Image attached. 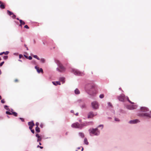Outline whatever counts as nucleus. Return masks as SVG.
<instances>
[{"instance_id":"1","label":"nucleus","mask_w":151,"mask_h":151,"mask_svg":"<svg viewBox=\"0 0 151 151\" xmlns=\"http://www.w3.org/2000/svg\"><path fill=\"white\" fill-rule=\"evenodd\" d=\"M55 62L59 67V68H57V70L58 71L62 72L65 71V68L60 62L58 60H56Z\"/></svg>"},{"instance_id":"2","label":"nucleus","mask_w":151,"mask_h":151,"mask_svg":"<svg viewBox=\"0 0 151 151\" xmlns=\"http://www.w3.org/2000/svg\"><path fill=\"white\" fill-rule=\"evenodd\" d=\"M84 125L82 124H80L78 122L73 123L71 125V127L74 128L81 129Z\"/></svg>"},{"instance_id":"3","label":"nucleus","mask_w":151,"mask_h":151,"mask_svg":"<svg viewBox=\"0 0 151 151\" xmlns=\"http://www.w3.org/2000/svg\"><path fill=\"white\" fill-rule=\"evenodd\" d=\"M90 131V132L94 135H97L99 134V132L98 131L97 128L89 130Z\"/></svg>"},{"instance_id":"4","label":"nucleus","mask_w":151,"mask_h":151,"mask_svg":"<svg viewBox=\"0 0 151 151\" xmlns=\"http://www.w3.org/2000/svg\"><path fill=\"white\" fill-rule=\"evenodd\" d=\"M74 73L75 75L82 76L84 75V73L83 72H81L77 70H75L74 71Z\"/></svg>"},{"instance_id":"5","label":"nucleus","mask_w":151,"mask_h":151,"mask_svg":"<svg viewBox=\"0 0 151 151\" xmlns=\"http://www.w3.org/2000/svg\"><path fill=\"white\" fill-rule=\"evenodd\" d=\"M92 106L93 108L95 109H97L99 107L98 103L96 101H93L91 103Z\"/></svg>"},{"instance_id":"6","label":"nucleus","mask_w":151,"mask_h":151,"mask_svg":"<svg viewBox=\"0 0 151 151\" xmlns=\"http://www.w3.org/2000/svg\"><path fill=\"white\" fill-rule=\"evenodd\" d=\"M126 96L124 94H122L118 97V99L120 101H124L126 99Z\"/></svg>"},{"instance_id":"7","label":"nucleus","mask_w":151,"mask_h":151,"mask_svg":"<svg viewBox=\"0 0 151 151\" xmlns=\"http://www.w3.org/2000/svg\"><path fill=\"white\" fill-rule=\"evenodd\" d=\"M140 116H146L149 118H151V112L149 113L146 112L141 114Z\"/></svg>"},{"instance_id":"8","label":"nucleus","mask_w":151,"mask_h":151,"mask_svg":"<svg viewBox=\"0 0 151 151\" xmlns=\"http://www.w3.org/2000/svg\"><path fill=\"white\" fill-rule=\"evenodd\" d=\"M137 107L136 105H129L127 106V108L129 110H133L136 109Z\"/></svg>"},{"instance_id":"9","label":"nucleus","mask_w":151,"mask_h":151,"mask_svg":"<svg viewBox=\"0 0 151 151\" xmlns=\"http://www.w3.org/2000/svg\"><path fill=\"white\" fill-rule=\"evenodd\" d=\"M28 124L29 126V129H31L35 125L34 123L33 122H29L28 123Z\"/></svg>"},{"instance_id":"10","label":"nucleus","mask_w":151,"mask_h":151,"mask_svg":"<svg viewBox=\"0 0 151 151\" xmlns=\"http://www.w3.org/2000/svg\"><path fill=\"white\" fill-rule=\"evenodd\" d=\"M141 111L144 112H147L149 111V109L145 107H142L141 108Z\"/></svg>"},{"instance_id":"11","label":"nucleus","mask_w":151,"mask_h":151,"mask_svg":"<svg viewBox=\"0 0 151 151\" xmlns=\"http://www.w3.org/2000/svg\"><path fill=\"white\" fill-rule=\"evenodd\" d=\"M97 114H94L93 112H91L89 113L88 115V118H92L95 115H96Z\"/></svg>"},{"instance_id":"12","label":"nucleus","mask_w":151,"mask_h":151,"mask_svg":"<svg viewBox=\"0 0 151 151\" xmlns=\"http://www.w3.org/2000/svg\"><path fill=\"white\" fill-rule=\"evenodd\" d=\"M35 68L38 73H40V72L42 73H43V70L42 68H40L38 67L37 66H35Z\"/></svg>"},{"instance_id":"13","label":"nucleus","mask_w":151,"mask_h":151,"mask_svg":"<svg viewBox=\"0 0 151 151\" xmlns=\"http://www.w3.org/2000/svg\"><path fill=\"white\" fill-rule=\"evenodd\" d=\"M139 122L138 119H135L133 120H131L129 121V123L130 124H135Z\"/></svg>"},{"instance_id":"14","label":"nucleus","mask_w":151,"mask_h":151,"mask_svg":"<svg viewBox=\"0 0 151 151\" xmlns=\"http://www.w3.org/2000/svg\"><path fill=\"white\" fill-rule=\"evenodd\" d=\"M36 136L38 138L37 140V142L40 141L41 140L42 138L38 134H37L36 135Z\"/></svg>"},{"instance_id":"15","label":"nucleus","mask_w":151,"mask_h":151,"mask_svg":"<svg viewBox=\"0 0 151 151\" xmlns=\"http://www.w3.org/2000/svg\"><path fill=\"white\" fill-rule=\"evenodd\" d=\"M52 83L55 86H57L58 85H60L61 84L60 82V81H53L52 82Z\"/></svg>"},{"instance_id":"16","label":"nucleus","mask_w":151,"mask_h":151,"mask_svg":"<svg viewBox=\"0 0 151 151\" xmlns=\"http://www.w3.org/2000/svg\"><path fill=\"white\" fill-rule=\"evenodd\" d=\"M19 22L20 23V24L19 25L20 26H22V25H24L25 24V22L23 21L22 20H19Z\"/></svg>"},{"instance_id":"17","label":"nucleus","mask_w":151,"mask_h":151,"mask_svg":"<svg viewBox=\"0 0 151 151\" xmlns=\"http://www.w3.org/2000/svg\"><path fill=\"white\" fill-rule=\"evenodd\" d=\"M60 81L61 82H62L63 83H64L65 82V78L63 77H61L60 78Z\"/></svg>"},{"instance_id":"18","label":"nucleus","mask_w":151,"mask_h":151,"mask_svg":"<svg viewBox=\"0 0 151 151\" xmlns=\"http://www.w3.org/2000/svg\"><path fill=\"white\" fill-rule=\"evenodd\" d=\"M79 135L82 138H83L84 137V134L82 132H79Z\"/></svg>"},{"instance_id":"19","label":"nucleus","mask_w":151,"mask_h":151,"mask_svg":"<svg viewBox=\"0 0 151 151\" xmlns=\"http://www.w3.org/2000/svg\"><path fill=\"white\" fill-rule=\"evenodd\" d=\"M75 94H78L80 93V91L78 89H76L75 91Z\"/></svg>"},{"instance_id":"20","label":"nucleus","mask_w":151,"mask_h":151,"mask_svg":"<svg viewBox=\"0 0 151 151\" xmlns=\"http://www.w3.org/2000/svg\"><path fill=\"white\" fill-rule=\"evenodd\" d=\"M84 143L86 145H88V142L87 139L86 138H85L84 139Z\"/></svg>"},{"instance_id":"21","label":"nucleus","mask_w":151,"mask_h":151,"mask_svg":"<svg viewBox=\"0 0 151 151\" xmlns=\"http://www.w3.org/2000/svg\"><path fill=\"white\" fill-rule=\"evenodd\" d=\"M35 130L37 132H40V129L38 127H36L35 128Z\"/></svg>"},{"instance_id":"22","label":"nucleus","mask_w":151,"mask_h":151,"mask_svg":"<svg viewBox=\"0 0 151 151\" xmlns=\"http://www.w3.org/2000/svg\"><path fill=\"white\" fill-rule=\"evenodd\" d=\"M7 13L9 15H11L13 14V13L9 10L7 11Z\"/></svg>"},{"instance_id":"23","label":"nucleus","mask_w":151,"mask_h":151,"mask_svg":"<svg viewBox=\"0 0 151 151\" xmlns=\"http://www.w3.org/2000/svg\"><path fill=\"white\" fill-rule=\"evenodd\" d=\"M0 7L2 9H4L5 8L4 5L3 4H1L0 6Z\"/></svg>"},{"instance_id":"24","label":"nucleus","mask_w":151,"mask_h":151,"mask_svg":"<svg viewBox=\"0 0 151 151\" xmlns=\"http://www.w3.org/2000/svg\"><path fill=\"white\" fill-rule=\"evenodd\" d=\"M12 114L14 115L15 116H17V114L15 112H12Z\"/></svg>"},{"instance_id":"25","label":"nucleus","mask_w":151,"mask_h":151,"mask_svg":"<svg viewBox=\"0 0 151 151\" xmlns=\"http://www.w3.org/2000/svg\"><path fill=\"white\" fill-rule=\"evenodd\" d=\"M127 99V100L129 103H130L131 104H133L134 103L133 102L131 101L129 99L128 97L127 96H126V99Z\"/></svg>"},{"instance_id":"26","label":"nucleus","mask_w":151,"mask_h":151,"mask_svg":"<svg viewBox=\"0 0 151 151\" xmlns=\"http://www.w3.org/2000/svg\"><path fill=\"white\" fill-rule=\"evenodd\" d=\"M40 61L41 62H42V63H44L45 62V60L44 59V58H41V59H40Z\"/></svg>"},{"instance_id":"27","label":"nucleus","mask_w":151,"mask_h":151,"mask_svg":"<svg viewBox=\"0 0 151 151\" xmlns=\"http://www.w3.org/2000/svg\"><path fill=\"white\" fill-rule=\"evenodd\" d=\"M33 57L36 59H37L38 60H40L39 58L37 55H34L33 56Z\"/></svg>"},{"instance_id":"28","label":"nucleus","mask_w":151,"mask_h":151,"mask_svg":"<svg viewBox=\"0 0 151 151\" xmlns=\"http://www.w3.org/2000/svg\"><path fill=\"white\" fill-rule=\"evenodd\" d=\"M6 114H9V115H12V113L10 112L9 111H6Z\"/></svg>"},{"instance_id":"29","label":"nucleus","mask_w":151,"mask_h":151,"mask_svg":"<svg viewBox=\"0 0 151 151\" xmlns=\"http://www.w3.org/2000/svg\"><path fill=\"white\" fill-rule=\"evenodd\" d=\"M99 97L100 98H103L104 97V95L103 94H101L99 96Z\"/></svg>"},{"instance_id":"30","label":"nucleus","mask_w":151,"mask_h":151,"mask_svg":"<svg viewBox=\"0 0 151 151\" xmlns=\"http://www.w3.org/2000/svg\"><path fill=\"white\" fill-rule=\"evenodd\" d=\"M8 58V56H6H6H4V57H3V58L4 59V60H6Z\"/></svg>"},{"instance_id":"31","label":"nucleus","mask_w":151,"mask_h":151,"mask_svg":"<svg viewBox=\"0 0 151 151\" xmlns=\"http://www.w3.org/2000/svg\"><path fill=\"white\" fill-rule=\"evenodd\" d=\"M12 18L13 19H15L16 17V16L14 14H12Z\"/></svg>"},{"instance_id":"32","label":"nucleus","mask_w":151,"mask_h":151,"mask_svg":"<svg viewBox=\"0 0 151 151\" xmlns=\"http://www.w3.org/2000/svg\"><path fill=\"white\" fill-rule=\"evenodd\" d=\"M4 108L7 110H9V109L8 108V106L6 105L5 106H4Z\"/></svg>"},{"instance_id":"33","label":"nucleus","mask_w":151,"mask_h":151,"mask_svg":"<svg viewBox=\"0 0 151 151\" xmlns=\"http://www.w3.org/2000/svg\"><path fill=\"white\" fill-rule=\"evenodd\" d=\"M4 52V54L5 55H6L8 54L9 52L8 51H6V52Z\"/></svg>"},{"instance_id":"34","label":"nucleus","mask_w":151,"mask_h":151,"mask_svg":"<svg viewBox=\"0 0 151 151\" xmlns=\"http://www.w3.org/2000/svg\"><path fill=\"white\" fill-rule=\"evenodd\" d=\"M1 102L3 103V104H4L5 103V101L4 100V99H2V100H1Z\"/></svg>"},{"instance_id":"35","label":"nucleus","mask_w":151,"mask_h":151,"mask_svg":"<svg viewBox=\"0 0 151 151\" xmlns=\"http://www.w3.org/2000/svg\"><path fill=\"white\" fill-rule=\"evenodd\" d=\"M24 27L25 28H26L27 29H28L29 28V27L27 25H25V26H24Z\"/></svg>"},{"instance_id":"36","label":"nucleus","mask_w":151,"mask_h":151,"mask_svg":"<svg viewBox=\"0 0 151 151\" xmlns=\"http://www.w3.org/2000/svg\"><path fill=\"white\" fill-rule=\"evenodd\" d=\"M4 61H3V62H2L0 64V66H1L3 65L4 64Z\"/></svg>"},{"instance_id":"37","label":"nucleus","mask_w":151,"mask_h":151,"mask_svg":"<svg viewBox=\"0 0 151 151\" xmlns=\"http://www.w3.org/2000/svg\"><path fill=\"white\" fill-rule=\"evenodd\" d=\"M22 57H23V56L21 54H20L19 55V59H20L22 58Z\"/></svg>"},{"instance_id":"38","label":"nucleus","mask_w":151,"mask_h":151,"mask_svg":"<svg viewBox=\"0 0 151 151\" xmlns=\"http://www.w3.org/2000/svg\"><path fill=\"white\" fill-rule=\"evenodd\" d=\"M31 130V132H32L33 133V134H34V133H35V131H34V129H30Z\"/></svg>"},{"instance_id":"39","label":"nucleus","mask_w":151,"mask_h":151,"mask_svg":"<svg viewBox=\"0 0 151 151\" xmlns=\"http://www.w3.org/2000/svg\"><path fill=\"white\" fill-rule=\"evenodd\" d=\"M29 60H31L32 59V58L31 56H29L28 57V58Z\"/></svg>"},{"instance_id":"40","label":"nucleus","mask_w":151,"mask_h":151,"mask_svg":"<svg viewBox=\"0 0 151 151\" xmlns=\"http://www.w3.org/2000/svg\"><path fill=\"white\" fill-rule=\"evenodd\" d=\"M115 120L116 121H119V119L117 118H115Z\"/></svg>"},{"instance_id":"41","label":"nucleus","mask_w":151,"mask_h":151,"mask_svg":"<svg viewBox=\"0 0 151 151\" xmlns=\"http://www.w3.org/2000/svg\"><path fill=\"white\" fill-rule=\"evenodd\" d=\"M39 123L38 122H36L35 124V125L37 127H38V126L39 125Z\"/></svg>"},{"instance_id":"42","label":"nucleus","mask_w":151,"mask_h":151,"mask_svg":"<svg viewBox=\"0 0 151 151\" xmlns=\"http://www.w3.org/2000/svg\"><path fill=\"white\" fill-rule=\"evenodd\" d=\"M14 81L15 82H18L19 80L17 79H16L14 80Z\"/></svg>"},{"instance_id":"43","label":"nucleus","mask_w":151,"mask_h":151,"mask_svg":"<svg viewBox=\"0 0 151 151\" xmlns=\"http://www.w3.org/2000/svg\"><path fill=\"white\" fill-rule=\"evenodd\" d=\"M19 119L21 120L22 121V122H24V119L22 118H19Z\"/></svg>"},{"instance_id":"44","label":"nucleus","mask_w":151,"mask_h":151,"mask_svg":"<svg viewBox=\"0 0 151 151\" xmlns=\"http://www.w3.org/2000/svg\"><path fill=\"white\" fill-rule=\"evenodd\" d=\"M108 105L109 106H112L111 104V103H110V102L108 103Z\"/></svg>"},{"instance_id":"45","label":"nucleus","mask_w":151,"mask_h":151,"mask_svg":"<svg viewBox=\"0 0 151 151\" xmlns=\"http://www.w3.org/2000/svg\"><path fill=\"white\" fill-rule=\"evenodd\" d=\"M24 56L27 59L28 58V57L27 56L25 55H24Z\"/></svg>"},{"instance_id":"46","label":"nucleus","mask_w":151,"mask_h":151,"mask_svg":"<svg viewBox=\"0 0 151 151\" xmlns=\"http://www.w3.org/2000/svg\"><path fill=\"white\" fill-rule=\"evenodd\" d=\"M40 127H42V126H43V124H40Z\"/></svg>"},{"instance_id":"47","label":"nucleus","mask_w":151,"mask_h":151,"mask_svg":"<svg viewBox=\"0 0 151 151\" xmlns=\"http://www.w3.org/2000/svg\"><path fill=\"white\" fill-rule=\"evenodd\" d=\"M4 52H3L0 53V55H2L3 54H4Z\"/></svg>"},{"instance_id":"48","label":"nucleus","mask_w":151,"mask_h":151,"mask_svg":"<svg viewBox=\"0 0 151 151\" xmlns=\"http://www.w3.org/2000/svg\"><path fill=\"white\" fill-rule=\"evenodd\" d=\"M24 46L26 47L27 50H28V48L27 47H26V45H24Z\"/></svg>"},{"instance_id":"49","label":"nucleus","mask_w":151,"mask_h":151,"mask_svg":"<svg viewBox=\"0 0 151 151\" xmlns=\"http://www.w3.org/2000/svg\"><path fill=\"white\" fill-rule=\"evenodd\" d=\"M70 112L71 113H73L74 112V111L73 110H72Z\"/></svg>"},{"instance_id":"50","label":"nucleus","mask_w":151,"mask_h":151,"mask_svg":"<svg viewBox=\"0 0 151 151\" xmlns=\"http://www.w3.org/2000/svg\"><path fill=\"white\" fill-rule=\"evenodd\" d=\"M78 113H77L75 114V115L76 116H78Z\"/></svg>"},{"instance_id":"51","label":"nucleus","mask_w":151,"mask_h":151,"mask_svg":"<svg viewBox=\"0 0 151 151\" xmlns=\"http://www.w3.org/2000/svg\"><path fill=\"white\" fill-rule=\"evenodd\" d=\"M39 147L41 149H42L43 148V147L42 146H39Z\"/></svg>"},{"instance_id":"52","label":"nucleus","mask_w":151,"mask_h":151,"mask_svg":"<svg viewBox=\"0 0 151 151\" xmlns=\"http://www.w3.org/2000/svg\"><path fill=\"white\" fill-rule=\"evenodd\" d=\"M17 20H19H19H20V19H19V18H17Z\"/></svg>"},{"instance_id":"53","label":"nucleus","mask_w":151,"mask_h":151,"mask_svg":"<svg viewBox=\"0 0 151 151\" xmlns=\"http://www.w3.org/2000/svg\"><path fill=\"white\" fill-rule=\"evenodd\" d=\"M92 88H94V86H91Z\"/></svg>"},{"instance_id":"54","label":"nucleus","mask_w":151,"mask_h":151,"mask_svg":"<svg viewBox=\"0 0 151 151\" xmlns=\"http://www.w3.org/2000/svg\"><path fill=\"white\" fill-rule=\"evenodd\" d=\"M19 60V61H20V62H22V60Z\"/></svg>"},{"instance_id":"55","label":"nucleus","mask_w":151,"mask_h":151,"mask_svg":"<svg viewBox=\"0 0 151 151\" xmlns=\"http://www.w3.org/2000/svg\"><path fill=\"white\" fill-rule=\"evenodd\" d=\"M39 145H41V143L40 142H39Z\"/></svg>"},{"instance_id":"56","label":"nucleus","mask_w":151,"mask_h":151,"mask_svg":"<svg viewBox=\"0 0 151 151\" xmlns=\"http://www.w3.org/2000/svg\"><path fill=\"white\" fill-rule=\"evenodd\" d=\"M83 150V148H82V149L81 151H82Z\"/></svg>"},{"instance_id":"57","label":"nucleus","mask_w":151,"mask_h":151,"mask_svg":"<svg viewBox=\"0 0 151 151\" xmlns=\"http://www.w3.org/2000/svg\"><path fill=\"white\" fill-rule=\"evenodd\" d=\"M1 74V70H0V75Z\"/></svg>"},{"instance_id":"58","label":"nucleus","mask_w":151,"mask_h":151,"mask_svg":"<svg viewBox=\"0 0 151 151\" xmlns=\"http://www.w3.org/2000/svg\"><path fill=\"white\" fill-rule=\"evenodd\" d=\"M1 96H0V99H1Z\"/></svg>"},{"instance_id":"59","label":"nucleus","mask_w":151,"mask_h":151,"mask_svg":"<svg viewBox=\"0 0 151 151\" xmlns=\"http://www.w3.org/2000/svg\"><path fill=\"white\" fill-rule=\"evenodd\" d=\"M101 126H102V127H103V125H100L99 126V127H100Z\"/></svg>"},{"instance_id":"60","label":"nucleus","mask_w":151,"mask_h":151,"mask_svg":"<svg viewBox=\"0 0 151 151\" xmlns=\"http://www.w3.org/2000/svg\"><path fill=\"white\" fill-rule=\"evenodd\" d=\"M39 146H39V145H38V146H37V147H39Z\"/></svg>"},{"instance_id":"61","label":"nucleus","mask_w":151,"mask_h":151,"mask_svg":"<svg viewBox=\"0 0 151 151\" xmlns=\"http://www.w3.org/2000/svg\"><path fill=\"white\" fill-rule=\"evenodd\" d=\"M1 3H1V1H0V4H1Z\"/></svg>"},{"instance_id":"62","label":"nucleus","mask_w":151,"mask_h":151,"mask_svg":"<svg viewBox=\"0 0 151 151\" xmlns=\"http://www.w3.org/2000/svg\"><path fill=\"white\" fill-rule=\"evenodd\" d=\"M66 134H67V132L66 133Z\"/></svg>"}]
</instances>
